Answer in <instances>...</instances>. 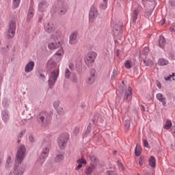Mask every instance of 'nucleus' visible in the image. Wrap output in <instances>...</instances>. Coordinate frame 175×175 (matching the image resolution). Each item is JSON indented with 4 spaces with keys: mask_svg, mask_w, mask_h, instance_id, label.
Instances as JSON below:
<instances>
[{
    "mask_svg": "<svg viewBox=\"0 0 175 175\" xmlns=\"http://www.w3.org/2000/svg\"><path fill=\"white\" fill-rule=\"evenodd\" d=\"M81 167H83V165L79 163V165H78L77 167H76V170H79V169H81Z\"/></svg>",
    "mask_w": 175,
    "mask_h": 175,
    "instance_id": "nucleus-58",
    "label": "nucleus"
},
{
    "mask_svg": "<svg viewBox=\"0 0 175 175\" xmlns=\"http://www.w3.org/2000/svg\"><path fill=\"white\" fill-rule=\"evenodd\" d=\"M135 154L136 157H139L142 154V148L137 145L135 146Z\"/></svg>",
    "mask_w": 175,
    "mask_h": 175,
    "instance_id": "nucleus-32",
    "label": "nucleus"
},
{
    "mask_svg": "<svg viewBox=\"0 0 175 175\" xmlns=\"http://www.w3.org/2000/svg\"><path fill=\"white\" fill-rule=\"evenodd\" d=\"M8 101V99H6V98H4L3 100V105H4V106H6V102Z\"/></svg>",
    "mask_w": 175,
    "mask_h": 175,
    "instance_id": "nucleus-60",
    "label": "nucleus"
},
{
    "mask_svg": "<svg viewBox=\"0 0 175 175\" xmlns=\"http://www.w3.org/2000/svg\"><path fill=\"white\" fill-rule=\"evenodd\" d=\"M81 65H82V62H81V59H77L76 60V68L77 69H81Z\"/></svg>",
    "mask_w": 175,
    "mask_h": 175,
    "instance_id": "nucleus-38",
    "label": "nucleus"
},
{
    "mask_svg": "<svg viewBox=\"0 0 175 175\" xmlns=\"http://www.w3.org/2000/svg\"><path fill=\"white\" fill-rule=\"evenodd\" d=\"M50 120H51V116L49 112L46 111L41 112L38 117V121L42 126H47L50 124Z\"/></svg>",
    "mask_w": 175,
    "mask_h": 175,
    "instance_id": "nucleus-2",
    "label": "nucleus"
},
{
    "mask_svg": "<svg viewBox=\"0 0 175 175\" xmlns=\"http://www.w3.org/2000/svg\"><path fill=\"white\" fill-rule=\"evenodd\" d=\"M58 76H59V69L54 70L51 72V75L48 80L50 88H53V87H54V84H55L57 79H58Z\"/></svg>",
    "mask_w": 175,
    "mask_h": 175,
    "instance_id": "nucleus-5",
    "label": "nucleus"
},
{
    "mask_svg": "<svg viewBox=\"0 0 175 175\" xmlns=\"http://www.w3.org/2000/svg\"><path fill=\"white\" fill-rule=\"evenodd\" d=\"M24 133H25V131H22L18 135V139H21L23 136L24 135Z\"/></svg>",
    "mask_w": 175,
    "mask_h": 175,
    "instance_id": "nucleus-53",
    "label": "nucleus"
},
{
    "mask_svg": "<svg viewBox=\"0 0 175 175\" xmlns=\"http://www.w3.org/2000/svg\"><path fill=\"white\" fill-rule=\"evenodd\" d=\"M124 126L127 129H129L131 128V120L129 119L124 121Z\"/></svg>",
    "mask_w": 175,
    "mask_h": 175,
    "instance_id": "nucleus-40",
    "label": "nucleus"
},
{
    "mask_svg": "<svg viewBox=\"0 0 175 175\" xmlns=\"http://www.w3.org/2000/svg\"><path fill=\"white\" fill-rule=\"evenodd\" d=\"M77 163H80L81 165V163H84V165L87 164V160H85V159H79L77 161Z\"/></svg>",
    "mask_w": 175,
    "mask_h": 175,
    "instance_id": "nucleus-47",
    "label": "nucleus"
},
{
    "mask_svg": "<svg viewBox=\"0 0 175 175\" xmlns=\"http://www.w3.org/2000/svg\"><path fill=\"white\" fill-rule=\"evenodd\" d=\"M50 152V148L49 147H46L43 149L42 152H41L39 158L37 159V165L41 166L44 162H46V158L49 157V154Z\"/></svg>",
    "mask_w": 175,
    "mask_h": 175,
    "instance_id": "nucleus-6",
    "label": "nucleus"
},
{
    "mask_svg": "<svg viewBox=\"0 0 175 175\" xmlns=\"http://www.w3.org/2000/svg\"><path fill=\"white\" fill-rule=\"evenodd\" d=\"M44 31L48 33H51L52 39H57L59 38V31L55 28L54 24L51 22L45 23L44 25Z\"/></svg>",
    "mask_w": 175,
    "mask_h": 175,
    "instance_id": "nucleus-1",
    "label": "nucleus"
},
{
    "mask_svg": "<svg viewBox=\"0 0 175 175\" xmlns=\"http://www.w3.org/2000/svg\"><path fill=\"white\" fill-rule=\"evenodd\" d=\"M90 159L92 162V163H93V165H98V163H99V159H97L95 156L92 155L90 157Z\"/></svg>",
    "mask_w": 175,
    "mask_h": 175,
    "instance_id": "nucleus-31",
    "label": "nucleus"
},
{
    "mask_svg": "<svg viewBox=\"0 0 175 175\" xmlns=\"http://www.w3.org/2000/svg\"><path fill=\"white\" fill-rule=\"evenodd\" d=\"M144 146L146 148H150V145H148V141H147V139L144 140Z\"/></svg>",
    "mask_w": 175,
    "mask_h": 175,
    "instance_id": "nucleus-52",
    "label": "nucleus"
},
{
    "mask_svg": "<svg viewBox=\"0 0 175 175\" xmlns=\"http://www.w3.org/2000/svg\"><path fill=\"white\" fill-rule=\"evenodd\" d=\"M92 127H91V125L89 124L87 127V129L83 135L84 137H87V136H88V134L89 133H91V131H92Z\"/></svg>",
    "mask_w": 175,
    "mask_h": 175,
    "instance_id": "nucleus-36",
    "label": "nucleus"
},
{
    "mask_svg": "<svg viewBox=\"0 0 175 175\" xmlns=\"http://www.w3.org/2000/svg\"><path fill=\"white\" fill-rule=\"evenodd\" d=\"M25 169L26 167L24 164L17 163V162L15 161V165L14 167V170L12 171V173L14 175H23L25 172Z\"/></svg>",
    "mask_w": 175,
    "mask_h": 175,
    "instance_id": "nucleus-9",
    "label": "nucleus"
},
{
    "mask_svg": "<svg viewBox=\"0 0 175 175\" xmlns=\"http://www.w3.org/2000/svg\"><path fill=\"white\" fill-rule=\"evenodd\" d=\"M96 57H98V53L95 51H90L88 52L84 57V62L87 66L91 68L92 66V64L95 62V59H96Z\"/></svg>",
    "mask_w": 175,
    "mask_h": 175,
    "instance_id": "nucleus-4",
    "label": "nucleus"
},
{
    "mask_svg": "<svg viewBox=\"0 0 175 175\" xmlns=\"http://www.w3.org/2000/svg\"><path fill=\"white\" fill-rule=\"evenodd\" d=\"M38 21H39V23H40L43 18V14L40 15V16H39V14H38Z\"/></svg>",
    "mask_w": 175,
    "mask_h": 175,
    "instance_id": "nucleus-57",
    "label": "nucleus"
},
{
    "mask_svg": "<svg viewBox=\"0 0 175 175\" xmlns=\"http://www.w3.org/2000/svg\"><path fill=\"white\" fill-rule=\"evenodd\" d=\"M148 98V100H151V99H152V97L149 94L147 96Z\"/></svg>",
    "mask_w": 175,
    "mask_h": 175,
    "instance_id": "nucleus-61",
    "label": "nucleus"
},
{
    "mask_svg": "<svg viewBox=\"0 0 175 175\" xmlns=\"http://www.w3.org/2000/svg\"><path fill=\"white\" fill-rule=\"evenodd\" d=\"M96 71L94 68L90 69V77H92L93 79H95V73Z\"/></svg>",
    "mask_w": 175,
    "mask_h": 175,
    "instance_id": "nucleus-46",
    "label": "nucleus"
},
{
    "mask_svg": "<svg viewBox=\"0 0 175 175\" xmlns=\"http://www.w3.org/2000/svg\"><path fill=\"white\" fill-rule=\"evenodd\" d=\"M157 64L159 66H166V65H169V61L164 58H160Z\"/></svg>",
    "mask_w": 175,
    "mask_h": 175,
    "instance_id": "nucleus-25",
    "label": "nucleus"
},
{
    "mask_svg": "<svg viewBox=\"0 0 175 175\" xmlns=\"http://www.w3.org/2000/svg\"><path fill=\"white\" fill-rule=\"evenodd\" d=\"M39 79L42 80V81H44V80H46V76H44V74H40Z\"/></svg>",
    "mask_w": 175,
    "mask_h": 175,
    "instance_id": "nucleus-51",
    "label": "nucleus"
},
{
    "mask_svg": "<svg viewBox=\"0 0 175 175\" xmlns=\"http://www.w3.org/2000/svg\"><path fill=\"white\" fill-rule=\"evenodd\" d=\"M173 125L172 120H166L164 125V129H170L171 126Z\"/></svg>",
    "mask_w": 175,
    "mask_h": 175,
    "instance_id": "nucleus-34",
    "label": "nucleus"
},
{
    "mask_svg": "<svg viewBox=\"0 0 175 175\" xmlns=\"http://www.w3.org/2000/svg\"><path fill=\"white\" fill-rule=\"evenodd\" d=\"M26 152L27 148H25V146L21 145L18 147L15 157V161L16 163H23V161H24V158H25Z\"/></svg>",
    "mask_w": 175,
    "mask_h": 175,
    "instance_id": "nucleus-3",
    "label": "nucleus"
},
{
    "mask_svg": "<svg viewBox=\"0 0 175 175\" xmlns=\"http://www.w3.org/2000/svg\"><path fill=\"white\" fill-rule=\"evenodd\" d=\"M64 55V48L61 47L55 54V58L56 62H59L62 59Z\"/></svg>",
    "mask_w": 175,
    "mask_h": 175,
    "instance_id": "nucleus-16",
    "label": "nucleus"
},
{
    "mask_svg": "<svg viewBox=\"0 0 175 175\" xmlns=\"http://www.w3.org/2000/svg\"><path fill=\"white\" fill-rule=\"evenodd\" d=\"M98 17V10L95 6H92L89 12V22L94 23Z\"/></svg>",
    "mask_w": 175,
    "mask_h": 175,
    "instance_id": "nucleus-12",
    "label": "nucleus"
},
{
    "mask_svg": "<svg viewBox=\"0 0 175 175\" xmlns=\"http://www.w3.org/2000/svg\"><path fill=\"white\" fill-rule=\"evenodd\" d=\"M116 55H117V57H119V55H120V49L116 50Z\"/></svg>",
    "mask_w": 175,
    "mask_h": 175,
    "instance_id": "nucleus-62",
    "label": "nucleus"
},
{
    "mask_svg": "<svg viewBox=\"0 0 175 175\" xmlns=\"http://www.w3.org/2000/svg\"><path fill=\"white\" fill-rule=\"evenodd\" d=\"M95 170V165L91 164L90 166H88L85 170V174L91 175L92 172Z\"/></svg>",
    "mask_w": 175,
    "mask_h": 175,
    "instance_id": "nucleus-24",
    "label": "nucleus"
},
{
    "mask_svg": "<svg viewBox=\"0 0 175 175\" xmlns=\"http://www.w3.org/2000/svg\"><path fill=\"white\" fill-rule=\"evenodd\" d=\"M33 68H35V62L30 61L25 66V72L29 73L33 70Z\"/></svg>",
    "mask_w": 175,
    "mask_h": 175,
    "instance_id": "nucleus-15",
    "label": "nucleus"
},
{
    "mask_svg": "<svg viewBox=\"0 0 175 175\" xmlns=\"http://www.w3.org/2000/svg\"><path fill=\"white\" fill-rule=\"evenodd\" d=\"M149 165L151 167H155L157 166V159L154 156H151L149 159Z\"/></svg>",
    "mask_w": 175,
    "mask_h": 175,
    "instance_id": "nucleus-28",
    "label": "nucleus"
},
{
    "mask_svg": "<svg viewBox=\"0 0 175 175\" xmlns=\"http://www.w3.org/2000/svg\"><path fill=\"white\" fill-rule=\"evenodd\" d=\"M59 106V102L58 100H56L53 103V107L57 110L58 114H64V109L59 108L58 109Z\"/></svg>",
    "mask_w": 175,
    "mask_h": 175,
    "instance_id": "nucleus-21",
    "label": "nucleus"
},
{
    "mask_svg": "<svg viewBox=\"0 0 175 175\" xmlns=\"http://www.w3.org/2000/svg\"><path fill=\"white\" fill-rule=\"evenodd\" d=\"M68 68L70 70H71L70 72H73V70H75V64H73L72 63H70L68 64Z\"/></svg>",
    "mask_w": 175,
    "mask_h": 175,
    "instance_id": "nucleus-50",
    "label": "nucleus"
},
{
    "mask_svg": "<svg viewBox=\"0 0 175 175\" xmlns=\"http://www.w3.org/2000/svg\"><path fill=\"white\" fill-rule=\"evenodd\" d=\"M3 161V158L0 156V167L1 166H2Z\"/></svg>",
    "mask_w": 175,
    "mask_h": 175,
    "instance_id": "nucleus-59",
    "label": "nucleus"
},
{
    "mask_svg": "<svg viewBox=\"0 0 175 175\" xmlns=\"http://www.w3.org/2000/svg\"><path fill=\"white\" fill-rule=\"evenodd\" d=\"M13 161H12V155H8L5 161V167L9 169L12 166Z\"/></svg>",
    "mask_w": 175,
    "mask_h": 175,
    "instance_id": "nucleus-27",
    "label": "nucleus"
},
{
    "mask_svg": "<svg viewBox=\"0 0 175 175\" xmlns=\"http://www.w3.org/2000/svg\"><path fill=\"white\" fill-rule=\"evenodd\" d=\"M117 164L118 167H120V169H121L122 170H125V167L124 166V164H122L121 161H118Z\"/></svg>",
    "mask_w": 175,
    "mask_h": 175,
    "instance_id": "nucleus-45",
    "label": "nucleus"
},
{
    "mask_svg": "<svg viewBox=\"0 0 175 175\" xmlns=\"http://www.w3.org/2000/svg\"><path fill=\"white\" fill-rule=\"evenodd\" d=\"M100 8L103 10L107 9V3L102 1L101 3L100 4Z\"/></svg>",
    "mask_w": 175,
    "mask_h": 175,
    "instance_id": "nucleus-39",
    "label": "nucleus"
},
{
    "mask_svg": "<svg viewBox=\"0 0 175 175\" xmlns=\"http://www.w3.org/2000/svg\"><path fill=\"white\" fill-rule=\"evenodd\" d=\"M16 33V21H11L10 22L8 29L6 31V36L8 39H12V38H14V35Z\"/></svg>",
    "mask_w": 175,
    "mask_h": 175,
    "instance_id": "nucleus-7",
    "label": "nucleus"
},
{
    "mask_svg": "<svg viewBox=\"0 0 175 175\" xmlns=\"http://www.w3.org/2000/svg\"><path fill=\"white\" fill-rule=\"evenodd\" d=\"M55 13L58 14H65L68 12V5L66 3L59 2L57 5H55Z\"/></svg>",
    "mask_w": 175,
    "mask_h": 175,
    "instance_id": "nucleus-11",
    "label": "nucleus"
},
{
    "mask_svg": "<svg viewBox=\"0 0 175 175\" xmlns=\"http://www.w3.org/2000/svg\"><path fill=\"white\" fill-rule=\"evenodd\" d=\"M42 144L43 146H46L47 147H50L51 146V140L47 138L46 139H44L43 141Z\"/></svg>",
    "mask_w": 175,
    "mask_h": 175,
    "instance_id": "nucleus-35",
    "label": "nucleus"
},
{
    "mask_svg": "<svg viewBox=\"0 0 175 175\" xmlns=\"http://www.w3.org/2000/svg\"><path fill=\"white\" fill-rule=\"evenodd\" d=\"M55 65H57V63L53 60V59H51L47 62V66L48 68H50L51 69L53 68H55Z\"/></svg>",
    "mask_w": 175,
    "mask_h": 175,
    "instance_id": "nucleus-30",
    "label": "nucleus"
},
{
    "mask_svg": "<svg viewBox=\"0 0 175 175\" xmlns=\"http://www.w3.org/2000/svg\"><path fill=\"white\" fill-rule=\"evenodd\" d=\"M65 77L66 79H68L72 81V83H77L79 81V78L77 77V75H76V72H70V70L69 68H66L65 70Z\"/></svg>",
    "mask_w": 175,
    "mask_h": 175,
    "instance_id": "nucleus-10",
    "label": "nucleus"
},
{
    "mask_svg": "<svg viewBox=\"0 0 175 175\" xmlns=\"http://www.w3.org/2000/svg\"><path fill=\"white\" fill-rule=\"evenodd\" d=\"M139 13H140V10H139L137 8L133 11L131 18L132 23H135L136 21H137V16H139Z\"/></svg>",
    "mask_w": 175,
    "mask_h": 175,
    "instance_id": "nucleus-22",
    "label": "nucleus"
},
{
    "mask_svg": "<svg viewBox=\"0 0 175 175\" xmlns=\"http://www.w3.org/2000/svg\"><path fill=\"white\" fill-rule=\"evenodd\" d=\"M144 64L145 66H150V65H152V61L151 60H147V59H144Z\"/></svg>",
    "mask_w": 175,
    "mask_h": 175,
    "instance_id": "nucleus-41",
    "label": "nucleus"
},
{
    "mask_svg": "<svg viewBox=\"0 0 175 175\" xmlns=\"http://www.w3.org/2000/svg\"><path fill=\"white\" fill-rule=\"evenodd\" d=\"M165 44H166V40L165 39V37L161 36L159 40V46L161 49H163V47H165Z\"/></svg>",
    "mask_w": 175,
    "mask_h": 175,
    "instance_id": "nucleus-26",
    "label": "nucleus"
},
{
    "mask_svg": "<svg viewBox=\"0 0 175 175\" xmlns=\"http://www.w3.org/2000/svg\"><path fill=\"white\" fill-rule=\"evenodd\" d=\"M117 76H118V71H117L116 69L114 68L113 70V74H112V76H111V79H116V77H117Z\"/></svg>",
    "mask_w": 175,
    "mask_h": 175,
    "instance_id": "nucleus-43",
    "label": "nucleus"
},
{
    "mask_svg": "<svg viewBox=\"0 0 175 175\" xmlns=\"http://www.w3.org/2000/svg\"><path fill=\"white\" fill-rule=\"evenodd\" d=\"M1 118L3 121V122H5L6 124L10 118V115L9 113V111H8L6 110L2 111V112H1Z\"/></svg>",
    "mask_w": 175,
    "mask_h": 175,
    "instance_id": "nucleus-19",
    "label": "nucleus"
},
{
    "mask_svg": "<svg viewBox=\"0 0 175 175\" xmlns=\"http://www.w3.org/2000/svg\"><path fill=\"white\" fill-rule=\"evenodd\" d=\"M150 53V49H148V47L146 46L143 51H142V54L144 55H148V53Z\"/></svg>",
    "mask_w": 175,
    "mask_h": 175,
    "instance_id": "nucleus-44",
    "label": "nucleus"
},
{
    "mask_svg": "<svg viewBox=\"0 0 175 175\" xmlns=\"http://www.w3.org/2000/svg\"><path fill=\"white\" fill-rule=\"evenodd\" d=\"M65 157L64 156V154H58L55 157V162H57V163L59 162H62L64 161Z\"/></svg>",
    "mask_w": 175,
    "mask_h": 175,
    "instance_id": "nucleus-29",
    "label": "nucleus"
},
{
    "mask_svg": "<svg viewBox=\"0 0 175 175\" xmlns=\"http://www.w3.org/2000/svg\"><path fill=\"white\" fill-rule=\"evenodd\" d=\"M32 17H33V7L30 6L27 14V21H31V18H32Z\"/></svg>",
    "mask_w": 175,
    "mask_h": 175,
    "instance_id": "nucleus-23",
    "label": "nucleus"
},
{
    "mask_svg": "<svg viewBox=\"0 0 175 175\" xmlns=\"http://www.w3.org/2000/svg\"><path fill=\"white\" fill-rule=\"evenodd\" d=\"M77 33H72L69 38V44H76L77 43Z\"/></svg>",
    "mask_w": 175,
    "mask_h": 175,
    "instance_id": "nucleus-18",
    "label": "nucleus"
},
{
    "mask_svg": "<svg viewBox=\"0 0 175 175\" xmlns=\"http://www.w3.org/2000/svg\"><path fill=\"white\" fill-rule=\"evenodd\" d=\"M29 142H31V143H33V142H35V138L33 137V136L29 135Z\"/></svg>",
    "mask_w": 175,
    "mask_h": 175,
    "instance_id": "nucleus-54",
    "label": "nucleus"
},
{
    "mask_svg": "<svg viewBox=\"0 0 175 175\" xmlns=\"http://www.w3.org/2000/svg\"><path fill=\"white\" fill-rule=\"evenodd\" d=\"M21 0H12L13 9H17L18 6H20V3Z\"/></svg>",
    "mask_w": 175,
    "mask_h": 175,
    "instance_id": "nucleus-33",
    "label": "nucleus"
},
{
    "mask_svg": "<svg viewBox=\"0 0 175 175\" xmlns=\"http://www.w3.org/2000/svg\"><path fill=\"white\" fill-rule=\"evenodd\" d=\"M58 38H53L55 42H50L48 44V49L49 50H55V49H58V47L61 46V42L59 41H57Z\"/></svg>",
    "mask_w": 175,
    "mask_h": 175,
    "instance_id": "nucleus-14",
    "label": "nucleus"
},
{
    "mask_svg": "<svg viewBox=\"0 0 175 175\" xmlns=\"http://www.w3.org/2000/svg\"><path fill=\"white\" fill-rule=\"evenodd\" d=\"M172 131L173 132V133L175 134V126H174L172 129Z\"/></svg>",
    "mask_w": 175,
    "mask_h": 175,
    "instance_id": "nucleus-64",
    "label": "nucleus"
},
{
    "mask_svg": "<svg viewBox=\"0 0 175 175\" xmlns=\"http://www.w3.org/2000/svg\"><path fill=\"white\" fill-rule=\"evenodd\" d=\"M49 8V3L46 0L41 1L38 3V12L40 13H43V12H46V10Z\"/></svg>",
    "mask_w": 175,
    "mask_h": 175,
    "instance_id": "nucleus-13",
    "label": "nucleus"
},
{
    "mask_svg": "<svg viewBox=\"0 0 175 175\" xmlns=\"http://www.w3.org/2000/svg\"><path fill=\"white\" fill-rule=\"evenodd\" d=\"M107 174L108 175H116V172H114V171L108 170L107 171Z\"/></svg>",
    "mask_w": 175,
    "mask_h": 175,
    "instance_id": "nucleus-55",
    "label": "nucleus"
},
{
    "mask_svg": "<svg viewBox=\"0 0 175 175\" xmlns=\"http://www.w3.org/2000/svg\"><path fill=\"white\" fill-rule=\"evenodd\" d=\"M156 98L159 102H160L163 106H166V97L163 96L161 93H158L156 94Z\"/></svg>",
    "mask_w": 175,
    "mask_h": 175,
    "instance_id": "nucleus-17",
    "label": "nucleus"
},
{
    "mask_svg": "<svg viewBox=\"0 0 175 175\" xmlns=\"http://www.w3.org/2000/svg\"><path fill=\"white\" fill-rule=\"evenodd\" d=\"M139 165L143 166V159L142 157L139 159Z\"/></svg>",
    "mask_w": 175,
    "mask_h": 175,
    "instance_id": "nucleus-56",
    "label": "nucleus"
},
{
    "mask_svg": "<svg viewBox=\"0 0 175 175\" xmlns=\"http://www.w3.org/2000/svg\"><path fill=\"white\" fill-rule=\"evenodd\" d=\"M69 138V135H62L57 138V144L60 150H64L68 144V139Z\"/></svg>",
    "mask_w": 175,
    "mask_h": 175,
    "instance_id": "nucleus-8",
    "label": "nucleus"
},
{
    "mask_svg": "<svg viewBox=\"0 0 175 175\" xmlns=\"http://www.w3.org/2000/svg\"><path fill=\"white\" fill-rule=\"evenodd\" d=\"M124 66L126 69H131V61L126 60L124 63Z\"/></svg>",
    "mask_w": 175,
    "mask_h": 175,
    "instance_id": "nucleus-42",
    "label": "nucleus"
},
{
    "mask_svg": "<svg viewBox=\"0 0 175 175\" xmlns=\"http://www.w3.org/2000/svg\"><path fill=\"white\" fill-rule=\"evenodd\" d=\"M174 76H175V73L172 72V75H170L168 77H165V81H172V80L174 81Z\"/></svg>",
    "mask_w": 175,
    "mask_h": 175,
    "instance_id": "nucleus-37",
    "label": "nucleus"
},
{
    "mask_svg": "<svg viewBox=\"0 0 175 175\" xmlns=\"http://www.w3.org/2000/svg\"><path fill=\"white\" fill-rule=\"evenodd\" d=\"M157 87H158V88H159V90H161V88H162L161 83L159 82V83H157Z\"/></svg>",
    "mask_w": 175,
    "mask_h": 175,
    "instance_id": "nucleus-63",
    "label": "nucleus"
},
{
    "mask_svg": "<svg viewBox=\"0 0 175 175\" xmlns=\"http://www.w3.org/2000/svg\"><path fill=\"white\" fill-rule=\"evenodd\" d=\"M73 133L74 135H77L78 133H80V128L77 126L74 129V131H73Z\"/></svg>",
    "mask_w": 175,
    "mask_h": 175,
    "instance_id": "nucleus-49",
    "label": "nucleus"
},
{
    "mask_svg": "<svg viewBox=\"0 0 175 175\" xmlns=\"http://www.w3.org/2000/svg\"><path fill=\"white\" fill-rule=\"evenodd\" d=\"M94 81H95V78H92V77H90L88 78L87 83L88 84H93Z\"/></svg>",
    "mask_w": 175,
    "mask_h": 175,
    "instance_id": "nucleus-48",
    "label": "nucleus"
},
{
    "mask_svg": "<svg viewBox=\"0 0 175 175\" xmlns=\"http://www.w3.org/2000/svg\"><path fill=\"white\" fill-rule=\"evenodd\" d=\"M132 96V88L129 86L128 90H126L124 93L123 99H128Z\"/></svg>",
    "mask_w": 175,
    "mask_h": 175,
    "instance_id": "nucleus-20",
    "label": "nucleus"
}]
</instances>
